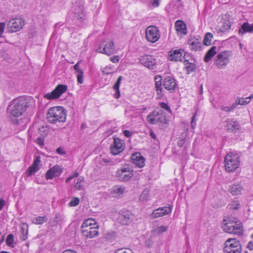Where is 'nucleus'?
<instances>
[{
    "mask_svg": "<svg viewBox=\"0 0 253 253\" xmlns=\"http://www.w3.org/2000/svg\"><path fill=\"white\" fill-rule=\"evenodd\" d=\"M29 106L30 103L26 97H19L9 103L7 110L10 116L16 118L22 115Z\"/></svg>",
    "mask_w": 253,
    "mask_h": 253,
    "instance_id": "obj_1",
    "label": "nucleus"
},
{
    "mask_svg": "<svg viewBox=\"0 0 253 253\" xmlns=\"http://www.w3.org/2000/svg\"><path fill=\"white\" fill-rule=\"evenodd\" d=\"M222 228L225 232L238 236L241 235L243 233L242 223L232 216L227 217L223 220Z\"/></svg>",
    "mask_w": 253,
    "mask_h": 253,
    "instance_id": "obj_2",
    "label": "nucleus"
},
{
    "mask_svg": "<svg viewBox=\"0 0 253 253\" xmlns=\"http://www.w3.org/2000/svg\"><path fill=\"white\" fill-rule=\"evenodd\" d=\"M66 111L61 106H55L50 108L46 115L47 121L50 124L64 123L66 120Z\"/></svg>",
    "mask_w": 253,
    "mask_h": 253,
    "instance_id": "obj_3",
    "label": "nucleus"
},
{
    "mask_svg": "<svg viewBox=\"0 0 253 253\" xmlns=\"http://www.w3.org/2000/svg\"><path fill=\"white\" fill-rule=\"evenodd\" d=\"M240 165V158L236 153L231 152L227 153L225 156L224 165L227 171L234 172L239 167Z\"/></svg>",
    "mask_w": 253,
    "mask_h": 253,
    "instance_id": "obj_4",
    "label": "nucleus"
},
{
    "mask_svg": "<svg viewBox=\"0 0 253 253\" xmlns=\"http://www.w3.org/2000/svg\"><path fill=\"white\" fill-rule=\"evenodd\" d=\"M242 247L240 242L235 238H229L225 242L224 252L226 253H241Z\"/></svg>",
    "mask_w": 253,
    "mask_h": 253,
    "instance_id": "obj_5",
    "label": "nucleus"
},
{
    "mask_svg": "<svg viewBox=\"0 0 253 253\" xmlns=\"http://www.w3.org/2000/svg\"><path fill=\"white\" fill-rule=\"evenodd\" d=\"M96 51L108 55L113 54L115 51L113 41L108 39L102 40L99 47L96 49Z\"/></svg>",
    "mask_w": 253,
    "mask_h": 253,
    "instance_id": "obj_6",
    "label": "nucleus"
},
{
    "mask_svg": "<svg viewBox=\"0 0 253 253\" xmlns=\"http://www.w3.org/2000/svg\"><path fill=\"white\" fill-rule=\"evenodd\" d=\"M231 52L226 50L219 53L215 59V64L219 69H224L230 61Z\"/></svg>",
    "mask_w": 253,
    "mask_h": 253,
    "instance_id": "obj_7",
    "label": "nucleus"
},
{
    "mask_svg": "<svg viewBox=\"0 0 253 253\" xmlns=\"http://www.w3.org/2000/svg\"><path fill=\"white\" fill-rule=\"evenodd\" d=\"M25 24V20L22 17L14 18L7 23V30L9 33L19 31Z\"/></svg>",
    "mask_w": 253,
    "mask_h": 253,
    "instance_id": "obj_8",
    "label": "nucleus"
},
{
    "mask_svg": "<svg viewBox=\"0 0 253 253\" xmlns=\"http://www.w3.org/2000/svg\"><path fill=\"white\" fill-rule=\"evenodd\" d=\"M134 218L132 213L126 210L119 211L117 217V221L122 225H127L131 223Z\"/></svg>",
    "mask_w": 253,
    "mask_h": 253,
    "instance_id": "obj_9",
    "label": "nucleus"
},
{
    "mask_svg": "<svg viewBox=\"0 0 253 253\" xmlns=\"http://www.w3.org/2000/svg\"><path fill=\"white\" fill-rule=\"evenodd\" d=\"M67 90V85L58 84L52 91L44 94L43 97L47 100L56 99L59 98Z\"/></svg>",
    "mask_w": 253,
    "mask_h": 253,
    "instance_id": "obj_10",
    "label": "nucleus"
},
{
    "mask_svg": "<svg viewBox=\"0 0 253 253\" xmlns=\"http://www.w3.org/2000/svg\"><path fill=\"white\" fill-rule=\"evenodd\" d=\"M147 40L152 43L156 42L160 38V33L158 28L154 26H148L145 31Z\"/></svg>",
    "mask_w": 253,
    "mask_h": 253,
    "instance_id": "obj_11",
    "label": "nucleus"
},
{
    "mask_svg": "<svg viewBox=\"0 0 253 253\" xmlns=\"http://www.w3.org/2000/svg\"><path fill=\"white\" fill-rule=\"evenodd\" d=\"M162 110H154L147 117V122L152 125L157 124L159 123L164 124L166 123V119L162 115Z\"/></svg>",
    "mask_w": 253,
    "mask_h": 253,
    "instance_id": "obj_12",
    "label": "nucleus"
},
{
    "mask_svg": "<svg viewBox=\"0 0 253 253\" xmlns=\"http://www.w3.org/2000/svg\"><path fill=\"white\" fill-rule=\"evenodd\" d=\"M133 175V170L128 167L120 169L116 171V177L121 181H127Z\"/></svg>",
    "mask_w": 253,
    "mask_h": 253,
    "instance_id": "obj_13",
    "label": "nucleus"
},
{
    "mask_svg": "<svg viewBox=\"0 0 253 253\" xmlns=\"http://www.w3.org/2000/svg\"><path fill=\"white\" fill-rule=\"evenodd\" d=\"M139 62L142 65L149 69H153L156 66V59L152 55H145L141 56Z\"/></svg>",
    "mask_w": 253,
    "mask_h": 253,
    "instance_id": "obj_14",
    "label": "nucleus"
},
{
    "mask_svg": "<svg viewBox=\"0 0 253 253\" xmlns=\"http://www.w3.org/2000/svg\"><path fill=\"white\" fill-rule=\"evenodd\" d=\"M124 149L123 141L118 138H114V144L111 148V153L116 155L122 152Z\"/></svg>",
    "mask_w": 253,
    "mask_h": 253,
    "instance_id": "obj_15",
    "label": "nucleus"
},
{
    "mask_svg": "<svg viewBox=\"0 0 253 253\" xmlns=\"http://www.w3.org/2000/svg\"><path fill=\"white\" fill-rule=\"evenodd\" d=\"M41 157L40 156H36L34 160L33 164L28 168L26 171V174L29 176L34 174L39 170L41 167Z\"/></svg>",
    "mask_w": 253,
    "mask_h": 253,
    "instance_id": "obj_16",
    "label": "nucleus"
},
{
    "mask_svg": "<svg viewBox=\"0 0 253 253\" xmlns=\"http://www.w3.org/2000/svg\"><path fill=\"white\" fill-rule=\"evenodd\" d=\"M172 207H164L159 208L153 211L151 216L152 218H156L159 217L167 215L171 212Z\"/></svg>",
    "mask_w": 253,
    "mask_h": 253,
    "instance_id": "obj_17",
    "label": "nucleus"
},
{
    "mask_svg": "<svg viewBox=\"0 0 253 253\" xmlns=\"http://www.w3.org/2000/svg\"><path fill=\"white\" fill-rule=\"evenodd\" d=\"M187 43L190 49L192 51H197L202 50L203 44L201 39L193 37L188 39Z\"/></svg>",
    "mask_w": 253,
    "mask_h": 253,
    "instance_id": "obj_18",
    "label": "nucleus"
},
{
    "mask_svg": "<svg viewBox=\"0 0 253 253\" xmlns=\"http://www.w3.org/2000/svg\"><path fill=\"white\" fill-rule=\"evenodd\" d=\"M75 17L78 20L84 19L85 14L82 3L76 2L73 6Z\"/></svg>",
    "mask_w": 253,
    "mask_h": 253,
    "instance_id": "obj_19",
    "label": "nucleus"
},
{
    "mask_svg": "<svg viewBox=\"0 0 253 253\" xmlns=\"http://www.w3.org/2000/svg\"><path fill=\"white\" fill-rule=\"evenodd\" d=\"M226 129L229 132H236L240 128V125L237 121L234 119H228L225 121Z\"/></svg>",
    "mask_w": 253,
    "mask_h": 253,
    "instance_id": "obj_20",
    "label": "nucleus"
},
{
    "mask_svg": "<svg viewBox=\"0 0 253 253\" xmlns=\"http://www.w3.org/2000/svg\"><path fill=\"white\" fill-rule=\"evenodd\" d=\"M163 85L165 89L170 91H172L174 90L176 87V81L172 77H166L164 80Z\"/></svg>",
    "mask_w": 253,
    "mask_h": 253,
    "instance_id": "obj_21",
    "label": "nucleus"
},
{
    "mask_svg": "<svg viewBox=\"0 0 253 253\" xmlns=\"http://www.w3.org/2000/svg\"><path fill=\"white\" fill-rule=\"evenodd\" d=\"M98 225H95L92 227L86 228L82 229V232L84 235L87 238H92L98 235Z\"/></svg>",
    "mask_w": 253,
    "mask_h": 253,
    "instance_id": "obj_22",
    "label": "nucleus"
},
{
    "mask_svg": "<svg viewBox=\"0 0 253 253\" xmlns=\"http://www.w3.org/2000/svg\"><path fill=\"white\" fill-rule=\"evenodd\" d=\"M183 60L187 74H189L190 73L194 72L196 69V65L194 64V59L192 58L187 59L186 55H185L183 56Z\"/></svg>",
    "mask_w": 253,
    "mask_h": 253,
    "instance_id": "obj_23",
    "label": "nucleus"
},
{
    "mask_svg": "<svg viewBox=\"0 0 253 253\" xmlns=\"http://www.w3.org/2000/svg\"><path fill=\"white\" fill-rule=\"evenodd\" d=\"M131 160L134 164L138 168H142L145 165V159L139 153H136L131 155Z\"/></svg>",
    "mask_w": 253,
    "mask_h": 253,
    "instance_id": "obj_24",
    "label": "nucleus"
},
{
    "mask_svg": "<svg viewBox=\"0 0 253 253\" xmlns=\"http://www.w3.org/2000/svg\"><path fill=\"white\" fill-rule=\"evenodd\" d=\"M169 59L172 61H181L183 59L181 49H175L169 52Z\"/></svg>",
    "mask_w": 253,
    "mask_h": 253,
    "instance_id": "obj_25",
    "label": "nucleus"
},
{
    "mask_svg": "<svg viewBox=\"0 0 253 253\" xmlns=\"http://www.w3.org/2000/svg\"><path fill=\"white\" fill-rule=\"evenodd\" d=\"M239 34L243 35L246 33H253V25H250L248 22H245L241 26L238 31Z\"/></svg>",
    "mask_w": 253,
    "mask_h": 253,
    "instance_id": "obj_26",
    "label": "nucleus"
},
{
    "mask_svg": "<svg viewBox=\"0 0 253 253\" xmlns=\"http://www.w3.org/2000/svg\"><path fill=\"white\" fill-rule=\"evenodd\" d=\"M217 52V47L215 46H212L206 53L204 58V61L208 62L211 61Z\"/></svg>",
    "mask_w": 253,
    "mask_h": 253,
    "instance_id": "obj_27",
    "label": "nucleus"
},
{
    "mask_svg": "<svg viewBox=\"0 0 253 253\" xmlns=\"http://www.w3.org/2000/svg\"><path fill=\"white\" fill-rule=\"evenodd\" d=\"M162 77L160 76L157 75L155 77V88L157 92L158 97H160L162 96Z\"/></svg>",
    "mask_w": 253,
    "mask_h": 253,
    "instance_id": "obj_28",
    "label": "nucleus"
},
{
    "mask_svg": "<svg viewBox=\"0 0 253 253\" xmlns=\"http://www.w3.org/2000/svg\"><path fill=\"white\" fill-rule=\"evenodd\" d=\"M175 28L177 32L182 34H186L187 33L186 26L182 21L178 20L175 22Z\"/></svg>",
    "mask_w": 253,
    "mask_h": 253,
    "instance_id": "obj_29",
    "label": "nucleus"
},
{
    "mask_svg": "<svg viewBox=\"0 0 253 253\" xmlns=\"http://www.w3.org/2000/svg\"><path fill=\"white\" fill-rule=\"evenodd\" d=\"M95 225H98L95 220L92 218H88L83 222L81 226V228L82 230L86 228L92 227V226H94Z\"/></svg>",
    "mask_w": 253,
    "mask_h": 253,
    "instance_id": "obj_30",
    "label": "nucleus"
},
{
    "mask_svg": "<svg viewBox=\"0 0 253 253\" xmlns=\"http://www.w3.org/2000/svg\"><path fill=\"white\" fill-rule=\"evenodd\" d=\"M242 187L239 184H233L230 186L229 191L233 195H237L240 194L242 190Z\"/></svg>",
    "mask_w": 253,
    "mask_h": 253,
    "instance_id": "obj_31",
    "label": "nucleus"
},
{
    "mask_svg": "<svg viewBox=\"0 0 253 253\" xmlns=\"http://www.w3.org/2000/svg\"><path fill=\"white\" fill-rule=\"evenodd\" d=\"M122 79V77L120 76L118 77L116 82L114 84V85L113 86V89L116 91L115 93H114V97L116 98H118L120 96V91L119 90L120 85L121 83V81Z\"/></svg>",
    "mask_w": 253,
    "mask_h": 253,
    "instance_id": "obj_32",
    "label": "nucleus"
},
{
    "mask_svg": "<svg viewBox=\"0 0 253 253\" xmlns=\"http://www.w3.org/2000/svg\"><path fill=\"white\" fill-rule=\"evenodd\" d=\"M125 190V188L120 186L113 187L112 190V194L114 197H119L122 195Z\"/></svg>",
    "mask_w": 253,
    "mask_h": 253,
    "instance_id": "obj_33",
    "label": "nucleus"
},
{
    "mask_svg": "<svg viewBox=\"0 0 253 253\" xmlns=\"http://www.w3.org/2000/svg\"><path fill=\"white\" fill-rule=\"evenodd\" d=\"M22 235L20 239L23 241L25 240L28 237V225L26 223H23L21 227Z\"/></svg>",
    "mask_w": 253,
    "mask_h": 253,
    "instance_id": "obj_34",
    "label": "nucleus"
},
{
    "mask_svg": "<svg viewBox=\"0 0 253 253\" xmlns=\"http://www.w3.org/2000/svg\"><path fill=\"white\" fill-rule=\"evenodd\" d=\"M213 39V35L211 33H208L205 36L203 43L205 45H210L211 43V40Z\"/></svg>",
    "mask_w": 253,
    "mask_h": 253,
    "instance_id": "obj_35",
    "label": "nucleus"
},
{
    "mask_svg": "<svg viewBox=\"0 0 253 253\" xmlns=\"http://www.w3.org/2000/svg\"><path fill=\"white\" fill-rule=\"evenodd\" d=\"M47 220V218L46 216H38L33 219V222L36 224H41L44 222H46Z\"/></svg>",
    "mask_w": 253,
    "mask_h": 253,
    "instance_id": "obj_36",
    "label": "nucleus"
},
{
    "mask_svg": "<svg viewBox=\"0 0 253 253\" xmlns=\"http://www.w3.org/2000/svg\"><path fill=\"white\" fill-rule=\"evenodd\" d=\"M230 209L238 210L241 207V205L238 201H233L228 205Z\"/></svg>",
    "mask_w": 253,
    "mask_h": 253,
    "instance_id": "obj_37",
    "label": "nucleus"
},
{
    "mask_svg": "<svg viewBox=\"0 0 253 253\" xmlns=\"http://www.w3.org/2000/svg\"><path fill=\"white\" fill-rule=\"evenodd\" d=\"M6 243L8 246L14 247V236L12 234H10L7 236Z\"/></svg>",
    "mask_w": 253,
    "mask_h": 253,
    "instance_id": "obj_38",
    "label": "nucleus"
},
{
    "mask_svg": "<svg viewBox=\"0 0 253 253\" xmlns=\"http://www.w3.org/2000/svg\"><path fill=\"white\" fill-rule=\"evenodd\" d=\"M168 230V227L166 226H160L154 230V232L157 234H162Z\"/></svg>",
    "mask_w": 253,
    "mask_h": 253,
    "instance_id": "obj_39",
    "label": "nucleus"
},
{
    "mask_svg": "<svg viewBox=\"0 0 253 253\" xmlns=\"http://www.w3.org/2000/svg\"><path fill=\"white\" fill-rule=\"evenodd\" d=\"M84 179V177L82 176H80L78 178L77 181L75 184V188L77 190H80L82 189L83 186H82V183L83 182Z\"/></svg>",
    "mask_w": 253,
    "mask_h": 253,
    "instance_id": "obj_40",
    "label": "nucleus"
},
{
    "mask_svg": "<svg viewBox=\"0 0 253 253\" xmlns=\"http://www.w3.org/2000/svg\"><path fill=\"white\" fill-rule=\"evenodd\" d=\"M236 99H237V101H238V104L241 105H247L250 102V100H248V98L247 97H237Z\"/></svg>",
    "mask_w": 253,
    "mask_h": 253,
    "instance_id": "obj_41",
    "label": "nucleus"
},
{
    "mask_svg": "<svg viewBox=\"0 0 253 253\" xmlns=\"http://www.w3.org/2000/svg\"><path fill=\"white\" fill-rule=\"evenodd\" d=\"M51 169H52L54 173H55L56 176H59L62 171V169L59 166H54Z\"/></svg>",
    "mask_w": 253,
    "mask_h": 253,
    "instance_id": "obj_42",
    "label": "nucleus"
},
{
    "mask_svg": "<svg viewBox=\"0 0 253 253\" xmlns=\"http://www.w3.org/2000/svg\"><path fill=\"white\" fill-rule=\"evenodd\" d=\"M55 176H56L55 173H54V172L51 168L47 170L45 174V178L46 179H51Z\"/></svg>",
    "mask_w": 253,
    "mask_h": 253,
    "instance_id": "obj_43",
    "label": "nucleus"
},
{
    "mask_svg": "<svg viewBox=\"0 0 253 253\" xmlns=\"http://www.w3.org/2000/svg\"><path fill=\"white\" fill-rule=\"evenodd\" d=\"M113 69L110 66H107L103 68L102 71V72L106 75H109L113 72Z\"/></svg>",
    "mask_w": 253,
    "mask_h": 253,
    "instance_id": "obj_44",
    "label": "nucleus"
},
{
    "mask_svg": "<svg viewBox=\"0 0 253 253\" xmlns=\"http://www.w3.org/2000/svg\"><path fill=\"white\" fill-rule=\"evenodd\" d=\"M140 198L141 200H146L148 198V190L145 189L143 191Z\"/></svg>",
    "mask_w": 253,
    "mask_h": 253,
    "instance_id": "obj_45",
    "label": "nucleus"
},
{
    "mask_svg": "<svg viewBox=\"0 0 253 253\" xmlns=\"http://www.w3.org/2000/svg\"><path fill=\"white\" fill-rule=\"evenodd\" d=\"M160 106L163 109L166 110L169 113H171V109L170 107L169 106L168 104L165 103V102H161L159 104Z\"/></svg>",
    "mask_w": 253,
    "mask_h": 253,
    "instance_id": "obj_46",
    "label": "nucleus"
},
{
    "mask_svg": "<svg viewBox=\"0 0 253 253\" xmlns=\"http://www.w3.org/2000/svg\"><path fill=\"white\" fill-rule=\"evenodd\" d=\"M80 202V200L78 198H73L69 203V205L72 207L77 206Z\"/></svg>",
    "mask_w": 253,
    "mask_h": 253,
    "instance_id": "obj_47",
    "label": "nucleus"
},
{
    "mask_svg": "<svg viewBox=\"0 0 253 253\" xmlns=\"http://www.w3.org/2000/svg\"><path fill=\"white\" fill-rule=\"evenodd\" d=\"M114 253H133V252L129 249H119Z\"/></svg>",
    "mask_w": 253,
    "mask_h": 253,
    "instance_id": "obj_48",
    "label": "nucleus"
},
{
    "mask_svg": "<svg viewBox=\"0 0 253 253\" xmlns=\"http://www.w3.org/2000/svg\"><path fill=\"white\" fill-rule=\"evenodd\" d=\"M74 69L78 74H80L81 73H84L83 70L80 67V62H78L74 66Z\"/></svg>",
    "mask_w": 253,
    "mask_h": 253,
    "instance_id": "obj_49",
    "label": "nucleus"
},
{
    "mask_svg": "<svg viewBox=\"0 0 253 253\" xmlns=\"http://www.w3.org/2000/svg\"><path fill=\"white\" fill-rule=\"evenodd\" d=\"M160 0H150V3L153 7H157L159 6Z\"/></svg>",
    "mask_w": 253,
    "mask_h": 253,
    "instance_id": "obj_50",
    "label": "nucleus"
},
{
    "mask_svg": "<svg viewBox=\"0 0 253 253\" xmlns=\"http://www.w3.org/2000/svg\"><path fill=\"white\" fill-rule=\"evenodd\" d=\"M83 74L84 73H81L77 75L78 82L80 84H83L84 82Z\"/></svg>",
    "mask_w": 253,
    "mask_h": 253,
    "instance_id": "obj_51",
    "label": "nucleus"
},
{
    "mask_svg": "<svg viewBox=\"0 0 253 253\" xmlns=\"http://www.w3.org/2000/svg\"><path fill=\"white\" fill-rule=\"evenodd\" d=\"M220 109L222 111H224V112H225L227 113L232 111L230 106H221Z\"/></svg>",
    "mask_w": 253,
    "mask_h": 253,
    "instance_id": "obj_52",
    "label": "nucleus"
},
{
    "mask_svg": "<svg viewBox=\"0 0 253 253\" xmlns=\"http://www.w3.org/2000/svg\"><path fill=\"white\" fill-rule=\"evenodd\" d=\"M119 60L120 58L118 55H115L110 58V60L114 63L119 62Z\"/></svg>",
    "mask_w": 253,
    "mask_h": 253,
    "instance_id": "obj_53",
    "label": "nucleus"
},
{
    "mask_svg": "<svg viewBox=\"0 0 253 253\" xmlns=\"http://www.w3.org/2000/svg\"><path fill=\"white\" fill-rule=\"evenodd\" d=\"M5 28V23L4 22L0 23V37H2Z\"/></svg>",
    "mask_w": 253,
    "mask_h": 253,
    "instance_id": "obj_54",
    "label": "nucleus"
},
{
    "mask_svg": "<svg viewBox=\"0 0 253 253\" xmlns=\"http://www.w3.org/2000/svg\"><path fill=\"white\" fill-rule=\"evenodd\" d=\"M63 216L59 213H56L55 216V221L56 222H58L63 219Z\"/></svg>",
    "mask_w": 253,
    "mask_h": 253,
    "instance_id": "obj_55",
    "label": "nucleus"
},
{
    "mask_svg": "<svg viewBox=\"0 0 253 253\" xmlns=\"http://www.w3.org/2000/svg\"><path fill=\"white\" fill-rule=\"evenodd\" d=\"M196 112L195 113V114H194V115L193 116L192 118V120H191V126H192V127L193 128L194 127L196 126Z\"/></svg>",
    "mask_w": 253,
    "mask_h": 253,
    "instance_id": "obj_56",
    "label": "nucleus"
},
{
    "mask_svg": "<svg viewBox=\"0 0 253 253\" xmlns=\"http://www.w3.org/2000/svg\"><path fill=\"white\" fill-rule=\"evenodd\" d=\"M36 142L41 146L44 145V140L41 137H38L36 140Z\"/></svg>",
    "mask_w": 253,
    "mask_h": 253,
    "instance_id": "obj_57",
    "label": "nucleus"
},
{
    "mask_svg": "<svg viewBox=\"0 0 253 253\" xmlns=\"http://www.w3.org/2000/svg\"><path fill=\"white\" fill-rule=\"evenodd\" d=\"M123 133L125 136L129 137L131 136L132 133L128 130H125L123 131Z\"/></svg>",
    "mask_w": 253,
    "mask_h": 253,
    "instance_id": "obj_58",
    "label": "nucleus"
},
{
    "mask_svg": "<svg viewBox=\"0 0 253 253\" xmlns=\"http://www.w3.org/2000/svg\"><path fill=\"white\" fill-rule=\"evenodd\" d=\"M238 105H239V104H238V101H237V99H236L235 102L230 106L231 111H232Z\"/></svg>",
    "mask_w": 253,
    "mask_h": 253,
    "instance_id": "obj_59",
    "label": "nucleus"
},
{
    "mask_svg": "<svg viewBox=\"0 0 253 253\" xmlns=\"http://www.w3.org/2000/svg\"><path fill=\"white\" fill-rule=\"evenodd\" d=\"M146 245L148 247H151L153 245V241L151 239L149 238L145 242Z\"/></svg>",
    "mask_w": 253,
    "mask_h": 253,
    "instance_id": "obj_60",
    "label": "nucleus"
},
{
    "mask_svg": "<svg viewBox=\"0 0 253 253\" xmlns=\"http://www.w3.org/2000/svg\"><path fill=\"white\" fill-rule=\"evenodd\" d=\"M184 142H185L184 139L182 138L181 139L177 141V145H178V146H179L180 147H182L183 146L184 144Z\"/></svg>",
    "mask_w": 253,
    "mask_h": 253,
    "instance_id": "obj_61",
    "label": "nucleus"
},
{
    "mask_svg": "<svg viewBox=\"0 0 253 253\" xmlns=\"http://www.w3.org/2000/svg\"><path fill=\"white\" fill-rule=\"evenodd\" d=\"M150 135L152 139H153L154 140H156L157 139V136H156V134L154 133V132L153 131V130L152 129H151L150 131Z\"/></svg>",
    "mask_w": 253,
    "mask_h": 253,
    "instance_id": "obj_62",
    "label": "nucleus"
},
{
    "mask_svg": "<svg viewBox=\"0 0 253 253\" xmlns=\"http://www.w3.org/2000/svg\"><path fill=\"white\" fill-rule=\"evenodd\" d=\"M56 152L58 154L60 155H64L65 154V152L63 151V150L61 148H58L56 149Z\"/></svg>",
    "mask_w": 253,
    "mask_h": 253,
    "instance_id": "obj_63",
    "label": "nucleus"
},
{
    "mask_svg": "<svg viewBox=\"0 0 253 253\" xmlns=\"http://www.w3.org/2000/svg\"><path fill=\"white\" fill-rule=\"evenodd\" d=\"M62 253H77L75 251L72 250H66L63 252Z\"/></svg>",
    "mask_w": 253,
    "mask_h": 253,
    "instance_id": "obj_64",
    "label": "nucleus"
}]
</instances>
